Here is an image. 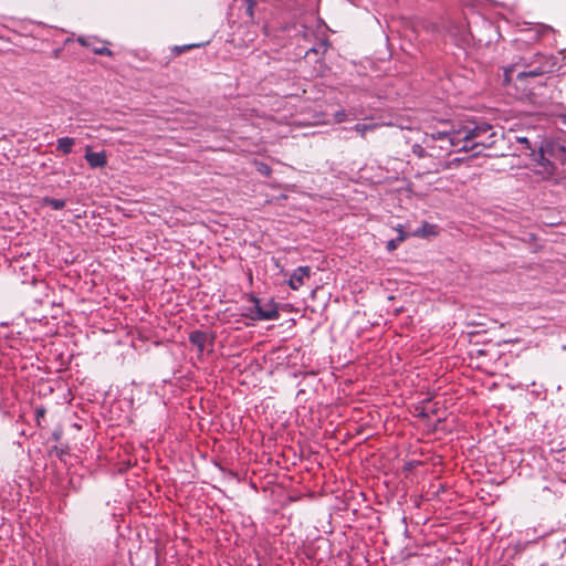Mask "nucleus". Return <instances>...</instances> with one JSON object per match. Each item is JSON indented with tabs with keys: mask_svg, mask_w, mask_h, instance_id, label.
I'll list each match as a JSON object with an SVG mask.
<instances>
[{
	"mask_svg": "<svg viewBox=\"0 0 566 566\" xmlns=\"http://www.w3.org/2000/svg\"><path fill=\"white\" fill-rule=\"evenodd\" d=\"M516 142L522 144L524 150H530V155H535L536 145H532L531 140L525 136H516Z\"/></svg>",
	"mask_w": 566,
	"mask_h": 566,
	"instance_id": "ddd939ff",
	"label": "nucleus"
},
{
	"mask_svg": "<svg viewBox=\"0 0 566 566\" xmlns=\"http://www.w3.org/2000/svg\"><path fill=\"white\" fill-rule=\"evenodd\" d=\"M535 161L543 168V171L547 177H552L556 174V166L548 158L547 151L544 150V142L536 148L535 155H532Z\"/></svg>",
	"mask_w": 566,
	"mask_h": 566,
	"instance_id": "20e7f679",
	"label": "nucleus"
},
{
	"mask_svg": "<svg viewBox=\"0 0 566 566\" xmlns=\"http://www.w3.org/2000/svg\"><path fill=\"white\" fill-rule=\"evenodd\" d=\"M411 234L413 237H420V238L434 235V234H437L436 226L429 224V223H423L421 227L416 229Z\"/></svg>",
	"mask_w": 566,
	"mask_h": 566,
	"instance_id": "9d476101",
	"label": "nucleus"
},
{
	"mask_svg": "<svg viewBox=\"0 0 566 566\" xmlns=\"http://www.w3.org/2000/svg\"><path fill=\"white\" fill-rule=\"evenodd\" d=\"M311 275L310 266H300L290 276L289 285L292 290H298Z\"/></svg>",
	"mask_w": 566,
	"mask_h": 566,
	"instance_id": "39448f33",
	"label": "nucleus"
},
{
	"mask_svg": "<svg viewBox=\"0 0 566 566\" xmlns=\"http://www.w3.org/2000/svg\"><path fill=\"white\" fill-rule=\"evenodd\" d=\"M450 132L437 130L431 134V137L436 140H448Z\"/></svg>",
	"mask_w": 566,
	"mask_h": 566,
	"instance_id": "dca6fc26",
	"label": "nucleus"
},
{
	"mask_svg": "<svg viewBox=\"0 0 566 566\" xmlns=\"http://www.w3.org/2000/svg\"><path fill=\"white\" fill-rule=\"evenodd\" d=\"M77 42H78L81 45H83V46H87V48L92 46V39H86V38L80 36V38L77 39Z\"/></svg>",
	"mask_w": 566,
	"mask_h": 566,
	"instance_id": "aec40b11",
	"label": "nucleus"
},
{
	"mask_svg": "<svg viewBox=\"0 0 566 566\" xmlns=\"http://www.w3.org/2000/svg\"><path fill=\"white\" fill-rule=\"evenodd\" d=\"M544 73V71L542 69H534L532 71H528V72H521L517 74V78H523V77H527V76H531V77H536V76H539Z\"/></svg>",
	"mask_w": 566,
	"mask_h": 566,
	"instance_id": "2eb2a0df",
	"label": "nucleus"
},
{
	"mask_svg": "<svg viewBox=\"0 0 566 566\" xmlns=\"http://www.w3.org/2000/svg\"><path fill=\"white\" fill-rule=\"evenodd\" d=\"M75 144V139L71 137H61L56 142V149L64 155L72 153V148Z\"/></svg>",
	"mask_w": 566,
	"mask_h": 566,
	"instance_id": "1a4fd4ad",
	"label": "nucleus"
},
{
	"mask_svg": "<svg viewBox=\"0 0 566 566\" xmlns=\"http://www.w3.org/2000/svg\"><path fill=\"white\" fill-rule=\"evenodd\" d=\"M84 157L92 168H103L107 164V158L104 151L93 153L87 148Z\"/></svg>",
	"mask_w": 566,
	"mask_h": 566,
	"instance_id": "0eeeda50",
	"label": "nucleus"
},
{
	"mask_svg": "<svg viewBox=\"0 0 566 566\" xmlns=\"http://www.w3.org/2000/svg\"><path fill=\"white\" fill-rule=\"evenodd\" d=\"M253 302L254 305L249 310L252 319L270 321L279 318V311L274 306L268 305L266 307H263L260 301L255 297L253 298Z\"/></svg>",
	"mask_w": 566,
	"mask_h": 566,
	"instance_id": "7ed1b4c3",
	"label": "nucleus"
},
{
	"mask_svg": "<svg viewBox=\"0 0 566 566\" xmlns=\"http://www.w3.org/2000/svg\"><path fill=\"white\" fill-rule=\"evenodd\" d=\"M496 138L497 132L488 123H479L473 127L464 126V145L461 149L469 151L479 146L491 148L495 145Z\"/></svg>",
	"mask_w": 566,
	"mask_h": 566,
	"instance_id": "f257e3e1",
	"label": "nucleus"
},
{
	"mask_svg": "<svg viewBox=\"0 0 566 566\" xmlns=\"http://www.w3.org/2000/svg\"><path fill=\"white\" fill-rule=\"evenodd\" d=\"M210 339V343H212L213 337H210L206 332L203 331H193L189 334V342L197 346L198 350L202 353L206 348V343Z\"/></svg>",
	"mask_w": 566,
	"mask_h": 566,
	"instance_id": "423d86ee",
	"label": "nucleus"
},
{
	"mask_svg": "<svg viewBox=\"0 0 566 566\" xmlns=\"http://www.w3.org/2000/svg\"><path fill=\"white\" fill-rule=\"evenodd\" d=\"M199 46L198 44H189V45H182V46H176L175 48V51L180 54L189 49H192V48H197Z\"/></svg>",
	"mask_w": 566,
	"mask_h": 566,
	"instance_id": "6ab92c4d",
	"label": "nucleus"
},
{
	"mask_svg": "<svg viewBox=\"0 0 566 566\" xmlns=\"http://www.w3.org/2000/svg\"><path fill=\"white\" fill-rule=\"evenodd\" d=\"M43 205L51 207L53 210H62L66 202L63 199L45 197L43 198Z\"/></svg>",
	"mask_w": 566,
	"mask_h": 566,
	"instance_id": "f8f14e48",
	"label": "nucleus"
},
{
	"mask_svg": "<svg viewBox=\"0 0 566 566\" xmlns=\"http://www.w3.org/2000/svg\"><path fill=\"white\" fill-rule=\"evenodd\" d=\"M398 233L399 234L396 239H391L387 242V250L389 252L395 251L398 248V245L408 237V234L405 233L402 229H398Z\"/></svg>",
	"mask_w": 566,
	"mask_h": 566,
	"instance_id": "9b49d317",
	"label": "nucleus"
},
{
	"mask_svg": "<svg viewBox=\"0 0 566 566\" xmlns=\"http://www.w3.org/2000/svg\"><path fill=\"white\" fill-rule=\"evenodd\" d=\"M377 127V124H356L352 129L365 137L367 132H371Z\"/></svg>",
	"mask_w": 566,
	"mask_h": 566,
	"instance_id": "4468645a",
	"label": "nucleus"
},
{
	"mask_svg": "<svg viewBox=\"0 0 566 566\" xmlns=\"http://www.w3.org/2000/svg\"><path fill=\"white\" fill-rule=\"evenodd\" d=\"M93 52L97 55H107V56H111L113 54V52L106 48V46H101L98 49H93Z\"/></svg>",
	"mask_w": 566,
	"mask_h": 566,
	"instance_id": "f3484780",
	"label": "nucleus"
},
{
	"mask_svg": "<svg viewBox=\"0 0 566 566\" xmlns=\"http://www.w3.org/2000/svg\"><path fill=\"white\" fill-rule=\"evenodd\" d=\"M247 2H248V9H247V11H248V13H249L250 15H252V14H253V6H254L255 3H254V1H253V0H248Z\"/></svg>",
	"mask_w": 566,
	"mask_h": 566,
	"instance_id": "412c9836",
	"label": "nucleus"
},
{
	"mask_svg": "<svg viewBox=\"0 0 566 566\" xmlns=\"http://www.w3.org/2000/svg\"><path fill=\"white\" fill-rule=\"evenodd\" d=\"M346 113L345 111H337L335 114H334V119L336 123H343L346 120Z\"/></svg>",
	"mask_w": 566,
	"mask_h": 566,
	"instance_id": "a211bd4d",
	"label": "nucleus"
},
{
	"mask_svg": "<svg viewBox=\"0 0 566 566\" xmlns=\"http://www.w3.org/2000/svg\"><path fill=\"white\" fill-rule=\"evenodd\" d=\"M544 150L549 158H554L562 165H566V139L557 138L544 142Z\"/></svg>",
	"mask_w": 566,
	"mask_h": 566,
	"instance_id": "f03ea898",
	"label": "nucleus"
},
{
	"mask_svg": "<svg viewBox=\"0 0 566 566\" xmlns=\"http://www.w3.org/2000/svg\"><path fill=\"white\" fill-rule=\"evenodd\" d=\"M450 146L458 147L459 151H462L461 146L464 145V127L457 132H450V136L447 140Z\"/></svg>",
	"mask_w": 566,
	"mask_h": 566,
	"instance_id": "6e6552de",
	"label": "nucleus"
},
{
	"mask_svg": "<svg viewBox=\"0 0 566 566\" xmlns=\"http://www.w3.org/2000/svg\"><path fill=\"white\" fill-rule=\"evenodd\" d=\"M563 122L566 124V114L562 115Z\"/></svg>",
	"mask_w": 566,
	"mask_h": 566,
	"instance_id": "4be33fe9",
	"label": "nucleus"
}]
</instances>
